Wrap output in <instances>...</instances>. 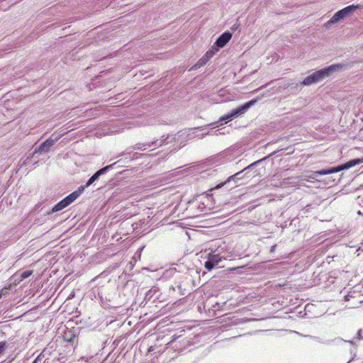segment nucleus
<instances>
[{
  "label": "nucleus",
  "mask_w": 363,
  "mask_h": 363,
  "mask_svg": "<svg viewBox=\"0 0 363 363\" xmlns=\"http://www.w3.org/2000/svg\"><path fill=\"white\" fill-rule=\"evenodd\" d=\"M227 43V32H224L216 41L211 48L192 67L191 69H197L203 67L210 59L218 51L219 48H223Z\"/></svg>",
  "instance_id": "obj_1"
},
{
  "label": "nucleus",
  "mask_w": 363,
  "mask_h": 363,
  "mask_svg": "<svg viewBox=\"0 0 363 363\" xmlns=\"http://www.w3.org/2000/svg\"><path fill=\"white\" fill-rule=\"evenodd\" d=\"M7 347L5 341L0 342V355L4 352Z\"/></svg>",
  "instance_id": "obj_12"
},
{
  "label": "nucleus",
  "mask_w": 363,
  "mask_h": 363,
  "mask_svg": "<svg viewBox=\"0 0 363 363\" xmlns=\"http://www.w3.org/2000/svg\"><path fill=\"white\" fill-rule=\"evenodd\" d=\"M362 162H363V159H354V160L347 162L346 163H345L342 165L337 166L336 167L315 171L314 174H333V173H336V172H340L342 170L347 169L349 168L354 167L357 164H359Z\"/></svg>",
  "instance_id": "obj_4"
},
{
  "label": "nucleus",
  "mask_w": 363,
  "mask_h": 363,
  "mask_svg": "<svg viewBox=\"0 0 363 363\" xmlns=\"http://www.w3.org/2000/svg\"><path fill=\"white\" fill-rule=\"evenodd\" d=\"M361 121L363 122V118H362Z\"/></svg>",
  "instance_id": "obj_21"
},
{
  "label": "nucleus",
  "mask_w": 363,
  "mask_h": 363,
  "mask_svg": "<svg viewBox=\"0 0 363 363\" xmlns=\"http://www.w3.org/2000/svg\"><path fill=\"white\" fill-rule=\"evenodd\" d=\"M53 136H54V135H52L50 138L47 139L45 141H44L43 143H41V145H40V147L38 148V151L40 152L47 151L50 147H52L54 145V143L56 141H57L60 138L62 135H59V136H56L55 138H52Z\"/></svg>",
  "instance_id": "obj_8"
},
{
  "label": "nucleus",
  "mask_w": 363,
  "mask_h": 363,
  "mask_svg": "<svg viewBox=\"0 0 363 363\" xmlns=\"http://www.w3.org/2000/svg\"><path fill=\"white\" fill-rule=\"evenodd\" d=\"M76 338V335L72 330H67L63 334V339L68 342H73Z\"/></svg>",
  "instance_id": "obj_10"
},
{
  "label": "nucleus",
  "mask_w": 363,
  "mask_h": 363,
  "mask_svg": "<svg viewBox=\"0 0 363 363\" xmlns=\"http://www.w3.org/2000/svg\"><path fill=\"white\" fill-rule=\"evenodd\" d=\"M240 173H237V174H235L234 175L228 177V182H230L231 180V179H234L235 177H236Z\"/></svg>",
  "instance_id": "obj_17"
},
{
  "label": "nucleus",
  "mask_w": 363,
  "mask_h": 363,
  "mask_svg": "<svg viewBox=\"0 0 363 363\" xmlns=\"http://www.w3.org/2000/svg\"><path fill=\"white\" fill-rule=\"evenodd\" d=\"M363 331L362 329H359L357 333V339L359 340H363Z\"/></svg>",
  "instance_id": "obj_13"
},
{
  "label": "nucleus",
  "mask_w": 363,
  "mask_h": 363,
  "mask_svg": "<svg viewBox=\"0 0 363 363\" xmlns=\"http://www.w3.org/2000/svg\"><path fill=\"white\" fill-rule=\"evenodd\" d=\"M314 173H315V172L313 173V175L309 176L308 179H306V180L307 181H310L311 179H315V176H318V174H315Z\"/></svg>",
  "instance_id": "obj_16"
},
{
  "label": "nucleus",
  "mask_w": 363,
  "mask_h": 363,
  "mask_svg": "<svg viewBox=\"0 0 363 363\" xmlns=\"http://www.w3.org/2000/svg\"><path fill=\"white\" fill-rule=\"evenodd\" d=\"M225 184V182H221L220 184H218V186H216L215 187V189H218V188H220V186H223Z\"/></svg>",
  "instance_id": "obj_18"
},
{
  "label": "nucleus",
  "mask_w": 363,
  "mask_h": 363,
  "mask_svg": "<svg viewBox=\"0 0 363 363\" xmlns=\"http://www.w3.org/2000/svg\"><path fill=\"white\" fill-rule=\"evenodd\" d=\"M255 100L250 101L244 105L233 109L230 113H228V121H232L233 118L244 113L252 105L255 103Z\"/></svg>",
  "instance_id": "obj_6"
},
{
  "label": "nucleus",
  "mask_w": 363,
  "mask_h": 363,
  "mask_svg": "<svg viewBox=\"0 0 363 363\" xmlns=\"http://www.w3.org/2000/svg\"><path fill=\"white\" fill-rule=\"evenodd\" d=\"M231 38H232V34L228 32V41L231 39Z\"/></svg>",
  "instance_id": "obj_19"
},
{
  "label": "nucleus",
  "mask_w": 363,
  "mask_h": 363,
  "mask_svg": "<svg viewBox=\"0 0 363 363\" xmlns=\"http://www.w3.org/2000/svg\"><path fill=\"white\" fill-rule=\"evenodd\" d=\"M84 191V186H79L76 191L71 193L62 201L58 202L56 205H55L52 208V211L57 212L66 208L72 202H74L82 194Z\"/></svg>",
  "instance_id": "obj_3"
},
{
  "label": "nucleus",
  "mask_w": 363,
  "mask_h": 363,
  "mask_svg": "<svg viewBox=\"0 0 363 363\" xmlns=\"http://www.w3.org/2000/svg\"><path fill=\"white\" fill-rule=\"evenodd\" d=\"M343 67L342 64H334L324 69L315 72L312 74L306 77L302 82L303 85H311L316 82H319L328 77L333 72L340 69Z\"/></svg>",
  "instance_id": "obj_2"
},
{
  "label": "nucleus",
  "mask_w": 363,
  "mask_h": 363,
  "mask_svg": "<svg viewBox=\"0 0 363 363\" xmlns=\"http://www.w3.org/2000/svg\"><path fill=\"white\" fill-rule=\"evenodd\" d=\"M109 167L110 166H106L97 171L94 175H92L89 178L86 184L84 186V189L90 186L91 184H93L99 177V176L104 174Z\"/></svg>",
  "instance_id": "obj_9"
},
{
  "label": "nucleus",
  "mask_w": 363,
  "mask_h": 363,
  "mask_svg": "<svg viewBox=\"0 0 363 363\" xmlns=\"http://www.w3.org/2000/svg\"><path fill=\"white\" fill-rule=\"evenodd\" d=\"M359 8V5H350L348 6H346L345 8L342 9V10L336 12L333 16L330 18V20L328 21V23H335L340 20L345 18V17L350 16L352 12H354L357 9Z\"/></svg>",
  "instance_id": "obj_5"
},
{
  "label": "nucleus",
  "mask_w": 363,
  "mask_h": 363,
  "mask_svg": "<svg viewBox=\"0 0 363 363\" xmlns=\"http://www.w3.org/2000/svg\"><path fill=\"white\" fill-rule=\"evenodd\" d=\"M221 258L218 254L208 253V259L204 263L205 268L210 271L216 267H218Z\"/></svg>",
  "instance_id": "obj_7"
},
{
  "label": "nucleus",
  "mask_w": 363,
  "mask_h": 363,
  "mask_svg": "<svg viewBox=\"0 0 363 363\" xmlns=\"http://www.w3.org/2000/svg\"><path fill=\"white\" fill-rule=\"evenodd\" d=\"M33 274V271L32 270H28V271H25L23 272H22L20 275V280L22 281L28 277H29L30 275H32Z\"/></svg>",
  "instance_id": "obj_11"
},
{
  "label": "nucleus",
  "mask_w": 363,
  "mask_h": 363,
  "mask_svg": "<svg viewBox=\"0 0 363 363\" xmlns=\"http://www.w3.org/2000/svg\"><path fill=\"white\" fill-rule=\"evenodd\" d=\"M10 287H11V285H9V287H5L4 289H3L0 290V298L2 297V296H3V294H4L3 291H4V289H10Z\"/></svg>",
  "instance_id": "obj_15"
},
{
  "label": "nucleus",
  "mask_w": 363,
  "mask_h": 363,
  "mask_svg": "<svg viewBox=\"0 0 363 363\" xmlns=\"http://www.w3.org/2000/svg\"><path fill=\"white\" fill-rule=\"evenodd\" d=\"M10 287H11V285H9V287H5L4 289H3L0 290V298L2 297V296H3V294H4L3 291H4V289H10Z\"/></svg>",
  "instance_id": "obj_14"
},
{
  "label": "nucleus",
  "mask_w": 363,
  "mask_h": 363,
  "mask_svg": "<svg viewBox=\"0 0 363 363\" xmlns=\"http://www.w3.org/2000/svg\"><path fill=\"white\" fill-rule=\"evenodd\" d=\"M36 362V360H35L33 363H35Z\"/></svg>",
  "instance_id": "obj_20"
}]
</instances>
